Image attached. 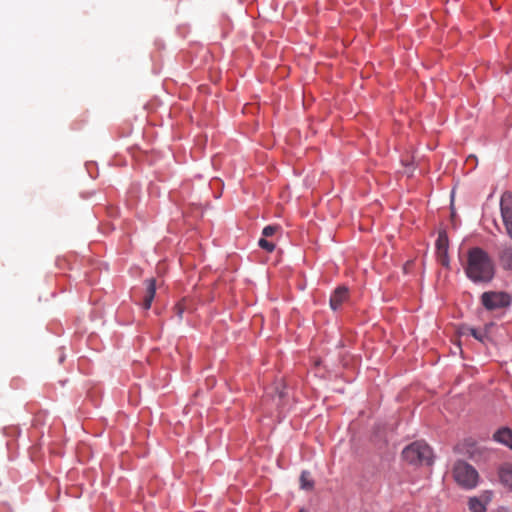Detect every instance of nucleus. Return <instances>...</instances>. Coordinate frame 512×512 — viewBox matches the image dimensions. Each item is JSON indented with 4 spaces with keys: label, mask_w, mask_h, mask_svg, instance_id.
<instances>
[{
    "label": "nucleus",
    "mask_w": 512,
    "mask_h": 512,
    "mask_svg": "<svg viewBox=\"0 0 512 512\" xmlns=\"http://www.w3.org/2000/svg\"><path fill=\"white\" fill-rule=\"evenodd\" d=\"M300 485L302 489L310 490L313 488V481L311 480L310 473L303 471L300 476Z\"/></svg>",
    "instance_id": "obj_13"
},
{
    "label": "nucleus",
    "mask_w": 512,
    "mask_h": 512,
    "mask_svg": "<svg viewBox=\"0 0 512 512\" xmlns=\"http://www.w3.org/2000/svg\"><path fill=\"white\" fill-rule=\"evenodd\" d=\"M467 330L471 336H473L475 339L482 343H484L485 340L487 339V334L485 331H480L475 328H468Z\"/></svg>",
    "instance_id": "obj_14"
},
{
    "label": "nucleus",
    "mask_w": 512,
    "mask_h": 512,
    "mask_svg": "<svg viewBox=\"0 0 512 512\" xmlns=\"http://www.w3.org/2000/svg\"><path fill=\"white\" fill-rule=\"evenodd\" d=\"M498 474H499L500 482L505 487L512 490V465H510V464L502 465L499 468Z\"/></svg>",
    "instance_id": "obj_10"
},
{
    "label": "nucleus",
    "mask_w": 512,
    "mask_h": 512,
    "mask_svg": "<svg viewBox=\"0 0 512 512\" xmlns=\"http://www.w3.org/2000/svg\"><path fill=\"white\" fill-rule=\"evenodd\" d=\"M437 256H438V260L442 266L447 267L449 265L448 253H445L444 255H437Z\"/></svg>",
    "instance_id": "obj_17"
},
{
    "label": "nucleus",
    "mask_w": 512,
    "mask_h": 512,
    "mask_svg": "<svg viewBox=\"0 0 512 512\" xmlns=\"http://www.w3.org/2000/svg\"><path fill=\"white\" fill-rule=\"evenodd\" d=\"M467 277L475 283L489 282L494 276V264L486 251L473 247L468 251Z\"/></svg>",
    "instance_id": "obj_1"
},
{
    "label": "nucleus",
    "mask_w": 512,
    "mask_h": 512,
    "mask_svg": "<svg viewBox=\"0 0 512 512\" xmlns=\"http://www.w3.org/2000/svg\"><path fill=\"white\" fill-rule=\"evenodd\" d=\"M348 288L345 286H340L330 297V307L332 310H338L345 301L348 299Z\"/></svg>",
    "instance_id": "obj_7"
},
{
    "label": "nucleus",
    "mask_w": 512,
    "mask_h": 512,
    "mask_svg": "<svg viewBox=\"0 0 512 512\" xmlns=\"http://www.w3.org/2000/svg\"><path fill=\"white\" fill-rule=\"evenodd\" d=\"M481 303L487 310H496L510 305L511 297L505 292L488 291L481 295Z\"/></svg>",
    "instance_id": "obj_4"
},
{
    "label": "nucleus",
    "mask_w": 512,
    "mask_h": 512,
    "mask_svg": "<svg viewBox=\"0 0 512 512\" xmlns=\"http://www.w3.org/2000/svg\"><path fill=\"white\" fill-rule=\"evenodd\" d=\"M490 501L491 493L486 491L479 497H471L468 501V506L471 512H486Z\"/></svg>",
    "instance_id": "obj_6"
},
{
    "label": "nucleus",
    "mask_w": 512,
    "mask_h": 512,
    "mask_svg": "<svg viewBox=\"0 0 512 512\" xmlns=\"http://www.w3.org/2000/svg\"><path fill=\"white\" fill-rule=\"evenodd\" d=\"M500 264L505 270H512V248L508 246L501 247L499 251Z\"/></svg>",
    "instance_id": "obj_11"
},
{
    "label": "nucleus",
    "mask_w": 512,
    "mask_h": 512,
    "mask_svg": "<svg viewBox=\"0 0 512 512\" xmlns=\"http://www.w3.org/2000/svg\"><path fill=\"white\" fill-rule=\"evenodd\" d=\"M402 457L405 461L414 465H431L433 463L432 450L423 441H415L408 445L402 451Z\"/></svg>",
    "instance_id": "obj_2"
},
{
    "label": "nucleus",
    "mask_w": 512,
    "mask_h": 512,
    "mask_svg": "<svg viewBox=\"0 0 512 512\" xmlns=\"http://www.w3.org/2000/svg\"><path fill=\"white\" fill-rule=\"evenodd\" d=\"M493 439L503 445H506L512 450V430L510 428H500L494 433Z\"/></svg>",
    "instance_id": "obj_9"
},
{
    "label": "nucleus",
    "mask_w": 512,
    "mask_h": 512,
    "mask_svg": "<svg viewBox=\"0 0 512 512\" xmlns=\"http://www.w3.org/2000/svg\"><path fill=\"white\" fill-rule=\"evenodd\" d=\"M146 284V291L143 298V308L148 310L151 307L152 301L155 297L156 292V285H155V279L150 278L145 281Z\"/></svg>",
    "instance_id": "obj_8"
},
{
    "label": "nucleus",
    "mask_w": 512,
    "mask_h": 512,
    "mask_svg": "<svg viewBox=\"0 0 512 512\" xmlns=\"http://www.w3.org/2000/svg\"><path fill=\"white\" fill-rule=\"evenodd\" d=\"M449 240L445 231H440L436 240L437 255L448 253Z\"/></svg>",
    "instance_id": "obj_12"
},
{
    "label": "nucleus",
    "mask_w": 512,
    "mask_h": 512,
    "mask_svg": "<svg viewBox=\"0 0 512 512\" xmlns=\"http://www.w3.org/2000/svg\"><path fill=\"white\" fill-rule=\"evenodd\" d=\"M301 512H303V511H301Z\"/></svg>",
    "instance_id": "obj_20"
},
{
    "label": "nucleus",
    "mask_w": 512,
    "mask_h": 512,
    "mask_svg": "<svg viewBox=\"0 0 512 512\" xmlns=\"http://www.w3.org/2000/svg\"><path fill=\"white\" fill-rule=\"evenodd\" d=\"M280 229V227L278 225H268L266 227H264L263 231H262V234L264 237H271L273 236L278 230Z\"/></svg>",
    "instance_id": "obj_15"
},
{
    "label": "nucleus",
    "mask_w": 512,
    "mask_h": 512,
    "mask_svg": "<svg viewBox=\"0 0 512 512\" xmlns=\"http://www.w3.org/2000/svg\"><path fill=\"white\" fill-rule=\"evenodd\" d=\"M258 245L267 252H272L275 249L274 243L266 240L265 238H261L258 242Z\"/></svg>",
    "instance_id": "obj_16"
},
{
    "label": "nucleus",
    "mask_w": 512,
    "mask_h": 512,
    "mask_svg": "<svg viewBox=\"0 0 512 512\" xmlns=\"http://www.w3.org/2000/svg\"><path fill=\"white\" fill-rule=\"evenodd\" d=\"M500 208L506 232L512 238V193H504L502 195Z\"/></svg>",
    "instance_id": "obj_5"
},
{
    "label": "nucleus",
    "mask_w": 512,
    "mask_h": 512,
    "mask_svg": "<svg viewBox=\"0 0 512 512\" xmlns=\"http://www.w3.org/2000/svg\"><path fill=\"white\" fill-rule=\"evenodd\" d=\"M452 475L455 482L464 489L476 487L479 477L476 469L462 460H458L454 463Z\"/></svg>",
    "instance_id": "obj_3"
},
{
    "label": "nucleus",
    "mask_w": 512,
    "mask_h": 512,
    "mask_svg": "<svg viewBox=\"0 0 512 512\" xmlns=\"http://www.w3.org/2000/svg\"><path fill=\"white\" fill-rule=\"evenodd\" d=\"M282 385L281 383H279L276 387H275V390H276V393H277V396H278V399L281 400L284 398L285 396V393H284V390H280L279 389V386Z\"/></svg>",
    "instance_id": "obj_18"
},
{
    "label": "nucleus",
    "mask_w": 512,
    "mask_h": 512,
    "mask_svg": "<svg viewBox=\"0 0 512 512\" xmlns=\"http://www.w3.org/2000/svg\"><path fill=\"white\" fill-rule=\"evenodd\" d=\"M175 309L177 310V314L178 316L181 318L182 317V313H183V308L180 304H178Z\"/></svg>",
    "instance_id": "obj_19"
}]
</instances>
